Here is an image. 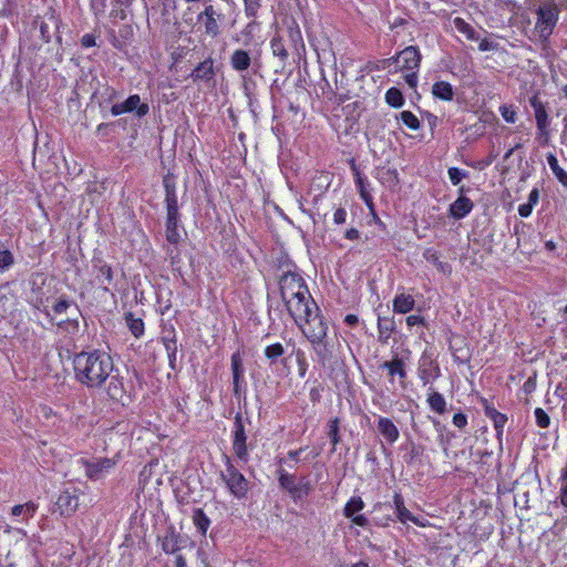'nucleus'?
I'll list each match as a JSON object with an SVG mask.
<instances>
[{
	"label": "nucleus",
	"mask_w": 567,
	"mask_h": 567,
	"mask_svg": "<svg viewBox=\"0 0 567 567\" xmlns=\"http://www.w3.org/2000/svg\"><path fill=\"white\" fill-rule=\"evenodd\" d=\"M279 289L281 300L291 318H306L311 309H317V303L299 274L287 271L280 276Z\"/></svg>",
	"instance_id": "1"
},
{
	"label": "nucleus",
	"mask_w": 567,
	"mask_h": 567,
	"mask_svg": "<svg viewBox=\"0 0 567 567\" xmlns=\"http://www.w3.org/2000/svg\"><path fill=\"white\" fill-rule=\"evenodd\" d=\"M73 365L76 380L89 388H100L114 369L112 358L102 351L78 353Z\"/></svg>",
	"instance_id": "2"
},
{
	"label": "nucleus",
	"mask_w": 567,
	"mask_h": 567,
	"mask_svg": "<svg viewBox=\"0 0 567 567\" xmlns=\"http://www.w3.org/2000/svg\"><path fill=\"white\" fill-rule=\"evenodd\" d=\"M295 323L301 329L303 336L312 344V348L321 362L331 359L332 351L327 341L328 323L321 316L319 307L311 309L306 318H292Z\"/></svg>",
	"instance_id": "3"
},
{
	"label": "nucleus",
	"mask_w": 567,
	"mask_h": 567,
	"mask_svg": "<svg viewBox=\"0 0 567 567\" xmlns=\"http://www.w3.org/2000/svg\"><path fill=\"white\" fill-rule=\"evenodd\" d=\"M559 8L554 1L542 2L536 10L535 32L542 41H547L553 34L559 19Z\"/></svg>",
	"instance_id": "4"
},
{
	"label": "nucleus",
	"mask_w": 567,
	"mask_h": 567,
	"mask_svg": "<svg viewBox=\"0 0 567 567\" xmlns=\"http://www.w3.org/2000/svg\"><path fill=\"white\" fill-rule=\"evenodd\" d=\"M221 480L236 498L246 497L249 491L248 480L236 468L229 457H226V468L221 472Z\"/></svg>",
	"instance_id": "5"
},
{
	"label": "nucleus",
	"mask_w": 567,
	"mask_h": 567,
	"mask_svg": "<svg viewBox=\"0 0 567 567\" xmlns=\"http://www.w3.org/2000/svg\"><path fill=\"white\" fill-rule=\"evenodd\" d=\"M421 54L415 47H408L398 53L395 56L384 61L389 66L395 64L396 70L400 71H414L419 68Z\"/></svg>",
	"instance_id": "6"
},
{
	"label": "nucleus",
	"mask_w": 567,
	"mask_h": 567,
	"mask_svg": "<svg viewBox=\"0 0 567 567\" xmlns=\"http://www.w3.org/2000/svg\"><path fill=\"white\" fill-rule=\"evenodd\" d=\"M224 16L216 10L212 3H207L204 10L197 16V21L204 25L205 34L216 38L220 33L219 22Z\"/></svg>",
	"instance_id": "7"
},
{
	"label": "nucleus",
	"mask_w": 567,
	"mask_h": 567,
	"mask_svg": "<svg viewBox=\"0 0 567 567\" xmlns=\"http://www.w3.org/2000/svg\"><path fill=\"white\" fill-rule=\"evenodd\" d=\"M79 495L80 491L74 487L61 492L55 503L61 516L70 517L78 511Z\"/></svg>",
	"instance_id": "8"
},
{
	"label": "nucleus",
	"mask_w": 567,
	"mask_h": 567,
	"mask_svg": "<svg viewBox=\"0 0 567 567\" xmlns=\"http://www.w3.org/2000/svg\"><path fill=\"white\" fill-rule=\"evenodd\" d=\"M80 463L84 467L86 476L93 481L101 480L115 465V462L107 457L93 461L82 458Z\"/></svg>",
	"instance_id": "9"
},
{
	"label": "nucleus",
	"mask_w": 567,
	"mask_h": 567,
	"mask_svg": "<svg viewBox=\"0 0 567 567\" xmlns=\"http://www.w3.org/2000/svg\"><path fill=\"white\" fill-rule=\"evenodd\" d=\"M233 450L240 461H248L247 435L240 414L235 416Z\"/></svg>",
	"instance_id": "10"
},
{
	"label": "nucleus",
	"mask_w": 567,
	"mask_h": 567,
	"mask_svg": "<svg viewBox=\"0 0 567 567\" xmlns=\"http://www.w3.org/2000/svg\"><path fill=\"white\" fill-rule=\"evenodd\" d=\"M135 110L140 117L146 115L150 111L147 104L141 103V97L137 94L128 96L123 103L114 104L111 107V113L112 115L117 116L123 113L133 112Z\"/></svg>",
	"instance_id": "11"
},
{
	"label": "nucleus",
	"mask_w": 567,
	"mask_h": 567,
	"mask_svg": "<svg viewBox=\"0 0 567 567\" xmlns=\"http://www.w3.org/2000/svg\"><path fill=\"white\" fill-rule=\"evenodd\" d=\"M364 508V502L360 496H352L343 508V515L350 518L351 522L358 526L367 527L369 524L364 515L359 514Z\"/></svg>",
	"instance_id": "12"
},
{
	"label": "nucleus",
	"mask_w": 567,
	"mask_h": 567,
	"mask_svg": "<svg viewBox=\"0 0 567 567\" xmlns=\"http://www.w3.org/2000/svg\"><path fill=\"white\" fill-rule=\"evenodd\" d=\"M166 190V224H178L179 214H178V205H177V195L174 186L165 185Z\"/></svg>",
	"instance_id": "13"
},
{
	"label": "nucleus",
	"mask_w": 567,
	"mask_h": 567,
	"mask_svg": "<svg viewBox=\"0 0 567 567\" xmlns=\"http://www.w3.org/2000/svg\"><path fill=\"white\" fill-rule=\"evenodd\" d=\"M529 104L534 111L536 125L550 124L547 105L540 99L539 93H535L529 97Z\"/></svg>",
	"instance_id": "14"
},
{
	"label": "nucleus",
	"mask_w": 567,
	"mask_h": 567,
	"mask_svg": "<svg viewBox=\"0 0 567 567\" xmlns=\"http://www.w3.org/2000/svg\"><path fill=\"white\" fill-rule=\"evenodd\" d=\"M379 433L390 443L393 444L400 436L399 429L388 417H380L378 421Z\"/></svg>",
	"instance_id": "15"
},
{
	"label": "nucleus",
	"mask_w": 567,
	"mask_h": 567,
	"mask_svg": "<svg viewBox=\"0 0 567 567\" xmlns=\"http://www.w3.org/2000/svg\"><path fill=\"white\" fill-rule=\"evenodd\" d=\"M231 372H233L234 392H235V394H238L240 391V384L244 379L243 357L239 351L233 353V355H231Z\"/></svg>",
	"instance_id": "16"
},
{
	"label": "nucleus",
	"mask_w": 567,
	"mask_h": 567,
	"mask_svg": "<svg viewBox=\"0 0 567 567\" xmlns=\"http://www.w3.org/2000/svg\"><path fill=\"white\" fill-rule=\"evenodd\" d=\"M230 65L237 72L247 71L251 64V58L245 50L237 49L230 55Z\"/></svg>",
	"instance_id": "17"
},
{
	"label": "nucleus",
	"mask_w": 567,
	"mask_h": 567,
	"mask_svg": "<svg viewBox=\"0 0 567 567\" xmlns=\"http://www.w3.org/2000/svg\"><path fill=\"white\" fill-rule=\"evenodd\" d=\"M395 330V321L393 318L379 317L378 319V340L386 344L391 334Z\"/></svg>",
	"instance_id": "18"
},
{
	"label": "nucleus",
	"mask_w": 567,
	"mask_h": 567,
	"mask_svg": "<svg viewBox=\"0 0 567 567\" xmlns=\"http://www.w3.org/2000/svg\"><path fill=\"white\" fill-rule=\"evenodd\" d=\"M546 161L555 178L567 189V172L559 165L557 156L549 152L546 155Z\"/></svg>",
	"instance_id": "19"
},
{
	"label": "nucleus",
	"mask_w": 567,
	"mask_h": 567,
	"mask_svg": "<svg viewBox=\"0 0 567 567\" xmlns=\"http://www.w3.org/2000/svg\"><path fill=\"white\" fill-rule=\"evenodd\" d=\"M472 208L473 203L471 199L461 196L450 206V213L454 218L461 219L465 217L472 210Z\"/></svg>",
	"instance_id": "20"
},
{
	"label": "nucleus",
	"mask_w": 567,
	"mask_h": 567,
	"mask_svg": "<svg viewBox=\"0 0 567 567\" xmlns=\"http://www.w3.org/2000/svg\"><path fill=\"white\" fill-rule=\"evenodd\" d=\"M381 368L386 369L391 378L398 375L402 382L406 378L405 364L398 357H394L391 361H385Z\"/></svg>",
	"instance_id": "21"
},
{
	"label": "nucleus",
	"mask_w": 567,
	"mask_h": 567,
	"mask_svg": "<svg viewBox=\"0 0 567 567\" xmlns=\"http://www.w3.org/2000/svg\"><path fill=\"white\" fill-rule=\"evenodd\" d=\"M415 306V300L411 295L400 293L393 300V311L396 313H408Z\"/></svg>",
	"instance_id": "22"
},
{
	"label": "nucleus",
	"mask_w": 567,
	"mask_h": 567,
	"mask_svg": "<svg viewBox=\"0 0 567 567\" xmlns=\"http://www.w3.org/2000/svg\"><path fill=\"white\" fill-rule=\"evenodd\" d=\"M213 60L207 59L200 62L193 71L192 76L194 80L209 81L214 76Z\"/></svg>",
	"instance_id": "23"
},
{
	"label": "nucleus",
	"mask_w": 567,
	"mask_h": 567,
	"mask_svg": "<svg viewBox=\"0 0 567 567\" xmlns=\"http://www.w3.org/2000/svg\"><path fill=\"white\" fill-rule=\"evenodd\" d=\"M419 374L423 384H427L431 380L439 377V368L432 361L423 359Z\"/></svg>",
	"instance_id": "24"
},
{
	"label": "nucleus",
	"mask_w": 567,
	"mask_h": 567,
	"mask_svg": "<svg viewBox=\"0 0 567 567\" xmlns=\"http://www.w3.org/2000/svg\"><path fill=\"white\" fill-rule=\"evenodd\" d=\"M538 200H539V190H538V188L534 187L528 195L527 203L520 204L518 206L519 216L523 218L529 217L532 215L534 206L538 203Z\"/></svg>",
	"instance_id": "25"
},
{
	"label": "nucleus",
	"mask_w": 567,
	"mask_h": 567,
	"mask_svg": "<svg viewBox=\"0 0 567 567\" xmlns=\"http://www.w3.org/2000/svg\"><path fill=\"white\" fill-rule=\"evenodd\" d=\"M107 385V394L113 400H121L125 393L124 384L117 375H110Z\"/></svg>",
	"instance_id": "26"
},
{
	"label": "nucleus",
	"mask_w": 567,
	"mask_h": 567,
	"mask_svg": "<svg viewBox=\"0 0 567 567\" xmlns=\"http://www.w3.org/2000/svg\"><path fill=\"white\" fill-rule=\"evenodd\" d=\"M162 549L166 554H174L179 549V535L174 530L167 532L162 539Z\"/></svg>",
	"instance_id": "27"
},
{
	"label": "nucleus",
	"mask_w": 567,
	"mask_h": 567,
	"mask_svg": "<svg viewBox=\"0 0 567 567\" xmlns=\"http://www.w3.org/2000/svg\"><path fill=\"white\" fill-rule=\"evenodd\" d=\"M192 519L197 530L205 536L210 525V519L204 513L202 508H195L192 515Z\"/></svg>",
	"instance_id": "28"
},
{
	"label": "nucleus",
	"mask_w": 567,
	"mask_h": 567,
	"mask_svg": "<svg viewBox=\"0 0 567 567\" xmlns=\"http://www.w3.org/2000/svg\"><path fill=\"white\" fill-rule=\"evenodd\" d=\"M353 171H354V175H355V185L360 193L361 198L364 200V203L368 206H372V204H373L372 196L369 193V190L367 189V186L369 185V183L367 182L365 178H363L361 176L360 172L357 169V167L354 165H353Z\"/></svg>",
	"instance_id": "29"
},
{
	"label": "nucleus",
	"mask_w": 567,
	"mask_h": 567,
	"mask_svg": "<svg viewBox=\"0 0 567 567\" xmlns=\"http://www.w3.org/2000/svg\"><path fill=\"white\" fill-rule=\"evenodd\" d=\"M432 93L434 96L444 101H451L453 99V87L449 82H436L432 87Z\"/></svg>",
	"instance_id": "30"
},
{
	"label": "nucleus",
	"mask_w": 567,
	"mask_h": 567,
	"mask_svg": "<svg viewBox=\"0 0 567 567\" xmlns=\"http://www.w3.org/2000/svg\"><path fill=\"white\" fill-rule=\"evenodd\" d=\"M38 509V505L33 502H28L22 505H14L11 509L12 516L23 515L25 519L33 517Z\"/></svg>",
	"instance_id": "31"
},
{
	"label": "nucleus",
	"mask_w": 567,
	"mask_h": 567,
	"mask_svg": "<svg viewBox=\"0 0 567 567\" xmlns=\"http://www.w3.org/2000/svg\"><path fill=\"white\" fill-rule=\"evenodd\" d=\"M427 403L434 412L443 414L445 412L446 402L444 396L439 392H433L427 398Z\"/></svg>",
	"instance_id": "32"
},
{
	"label": "nucleus",
	"mask_w": 567,
	"mask_h": 567,
	"mask_svg": "<svg viewBox=\"0 0 567 567\" xmlns=\"http://www.w3.org/2000/svg\"><path fill=\"white\" fill-rule=\"evenodd\" d=\"M125 321L134 337L138 338L144 333V322L142 319L134 318L132 313H128Z\"/></svg>",
	"instance_id": "33"
},
{
	"label": "nucleus",
	"mask_w": 567,
	"mask_h": 567,
	"mask_svg": "<svg viewBox=\"0 0 567 567\" xmlns=\"http://www.w3.org/2000/svg\"><path fill=\"white\" fill-rule=\"evenodd\" d=\"M385 101L393 107H401L404 103L403 95L400 90L391 87L385 93Z\"/></svg>",
	"instance_id": "34"
},
{
	"label": "nucleus",
	"mask_w": 567,
	"mask_h": 567,
	"mask_svg": "<svg viewBox=\"0 0 567 567\" xmlns=\"http://www.w3.org/2000/svg\"><path fill=\"white\" fill-rule=\"evenodd\" d=\"M536 141L540 146H547L550 142V124L536 125Z\"/></svg>",
	"instance_id": "35"
},
{
	"label": "nucleus",
	"mask_w": 567,
	"mask_h": 567,
	"mask_svg": "<svg viewBox=\"0 0 567 567\" xmlns=\"http://www.w3.org/2000/svg\"><path fill=\"white\" fill-rule=\"evenodd\" d=\"M94 268L97 271V278L103 277L109 284L113 280V271L111 266L105 264L103 260L97 259L94 261Z\"/></svg>",
	"instance_id": "36"
},
{
	"label": "nucleus",
	"mask_w": 567,
	"mask_h": 567,
	"mask_svg": "<svg viewBox=\"0 0 567 567\" xmlns=\"http://www.w3.org/2000/svg\"><path fill=\"white\" fill-rule=\"evenodd\" d=\"M339 423H340V421L338 417L330 420L328 423V436L331 440L333 450H336V446L340 442Z\"/></svg>",
	"instance_id": "37"
},
{
	"label": "nucleus",
	"mask_w": 567,
	"mask_h": 567,
	"mask_svg": "<svg viewBox=\"0 0 567 567\" xmlns=\"http://www.w3.org/2000/svg\"><path fill=\"white\" fill-rule=\"evenodd\" d=\"M284 353L285 349L281 343H274L265 349V355L271 363H275Z\"/></svg>",
	"instance_id": "38"
},
{
	"label": "nucleus",
	"mask_w": 567,
	"mask_h": 567,
	"mask_svg": "<svg viewBox=\"0 0 567 567\" xmlns=\"http://www.w3.org/2000/svg\"><path fill=\"white\" fill-rule=\"evenodd\" d=\"M279 484L280 486L286 489L289 494L292 492V489L296 486L295 477L284 470L279 471Z\"/></svg>",
	"instance_id": "39"
},
{
	"label": "nucleus",
	"mask_w": 567,
	"mask_h": 567,
	"mask_svg": "<svg viewBox=\"0 0 567 567\" xmlns=\"http://www.w3.org/2000/svg\"><path fill=\"white\" fill-rule=\"evenodd\" d=\"M499 112H501V115L502 117L507 122V123H515L516 120H517V109L514 106V105H502L499 106Z\"/></svg>",
	"instance_id": "40"
},
{
	"label": "nucleus",
	"mask_w": 567,
	"mask_h": 567,
	"mask_svg": "<svg viewBox=\"0 0 567 567\" xmlns=\"http://www.w3.org/2000/svg\"><path fill=\"white\" fill-rule=\"evenodd\" d=\"M534 415H535L536 424L540 429H547L550 425V416L544 409L536 408L534 411Z\"/></svg>",
	"instance_id": "41"
},
{
	"label": "nucleus",
	"mask_w": 567,
	"mask_h": 567,
	"mask_svg": "<svg viewBox=\"0 0 567 567\" xmlns=\"http://www.w3.org/2000/svg\"><path fill=\"white\" fill-rule=\"evenodd\" d=\"M310 491H311L310 484L308 482H302V483L296 484V486L292 489V492L290 493V495L293 499L297 501V499H301L305 496L309 495Z\"/></svg>",
	"instance_id": "42"
},
{
	"label": "nucleus",
	"mask_w": 567,
	"mask_h": 567,
	"mask_svg": "<svg viewBox=\"0 0 567 567\" xmlns=\"http://www.w3.org/2000/svg\"><path fill=\"white\" fill-rule=\"evenodd\" d=\"M401 121L411 130H417L420 127V121L410 111H403L400 114Z\"/></svg>",
	"instance_id": "43"
},
{
	"label": "nucleus",
	"mask_w": 567,
	"mask_h": 567,
	"mask_svg": "<svg viewBox=\"0 0 567 567\" xmlns=\"http://www.w3.org/2000/svg\"><path fill=\"white\" fill-rule=\"evenodd\" d=\"M271 50H272V53L276 56H279L282 61H285L288 56V52L285 49L281 39H279V38H274L271 40Z\"/></svg>",
	"instance_id": "44"
},
{
	"label": "nucleus",
	"mask_w": 567,
	"mask_h": 567,
	"mask_svg": "<svg viewBox=\"0 0 567 567\" xmlns=\"http://www.w3.org/2000/svg\"><path fill=\"white\" fill-rule=\"evenodd\" d=\"M396 516L402 523L412 522L415 525L424 526L405 506L396 512Z\"/></svg>",
	"instance_id": "45"
},
{
	"label": "nucleus",
	"mask_w": 567,
	"mask_h": 567,
	"mask_svg": "<svg viewBox=\"0 0 567 567\" xmlns=\"http://www.w3.org/2000/svg\"><path fill=\"white\" fill-rule=\"evenodd\" d=\"M179 238L178 224H166V239L171 244H177Z\"/></svg>",
	"instance_id": "46"
},
{
	"label": "nucleus",
	"mask_w": 567,
	"mask_h": 567,
	"mask_svg": "<svg viewBox=\"0 0 567 567\" xmlns=\"http://www.w3.org/2000/svg\"><path fill=\"white\" fill-rule=\"evenodd\" d=\"M453 23H454V27L462 33H464L468 39H471L473 37V33H474V30L472 29V27L466 23L464 20H462L461 18H455L453 20Z\"/></svg>",
	"instance_id": "47"
},
{
	"label": "nucleus",
	"mask_w": 567,
	"mask_h": 567,
	"mask_svg": "<svg viewBox=\"0 0 567 567\" xmlns=\"http://www.w3.org/2000/svg\"><path fill=\"white\" fill-rule=\"evenodd\" d=\"M245 4V13L249 18L256 17L258 9L260 8L259 0H243Z\"/></svg>",
	"instance_id": "48"
},
{
	"label": "nucleus",
	"mask_w": 567,
	"mask_h": 567,
	"mask_svg": "<svg viewBox=\"0 0 567 567\" xmlns=\"http://www.w3.org/2000/svg\"><path fill=\"white\" fill-rule=\"evenodd\" d=\"M13 255L9 250L0 251V270L8 269L13 265Z\"/></svg>",
	"instance_id": "49"
},
{
	"label": "nucleus",
	"mask_w": 567,
	"mask_h": 567,
	"mask_svg": "<svg viewBox=\"0 0 567 567\" xmlns=\"http://www.w3.org/2000/svg\"><path fill=\"white\" fill-rule=\"evenodd\" d=\"M165 348L168 354V360L171 367H174V362L176 360V352H177V346L176 341L174 339L172 340H165Z\"/></svg>",
	"instance_id": "50"
},
{
	"label": "nucleus",
	"mask_w": 567,
	"mask_h": 567,
	"mask_svg": "<svg viewBox=\"0 0 567 567\" xmlns=\"http://www.w3.org/2000/svg\"><path fill=\"white\" fill-rule=\"evenodd\" d=\"M449 177L453 185H457L465 177V172L456 167H451L449 169Z\"/></svg>",
	"instance_id": "51"
},
{
	"label": "nucleus",
	"mask_w": 567,
	"mask_h": 567,
	"mask_svg": "<svg viewBox=\"0 0 567 567\" xmlns=\"http://www.w3.org/2000/svg\"><path fill=\"white\" fill-rule=\"evenodd\" d=\"M537 384V375L534 373L533 375L528 377L527 380L523 384V391L526 394H532L536 390Z\"/></svg>",
	"instance_id": "52"
},
{
	"label": "nucleus",
	"mask_w": 567,
	"mask_h": 567,
	"mask_svg": "<svg viewBox=\"0 0 567 567\" xmlns=\"http://www.w3.org/2000/svg\"><path fill=\"white\" fill-rule=\"evenodd\" d=\"M71 307V302L66 298H60L53 306L56 315L64 313Z\"/></svg>",
	"instance_id": "53"
},
{
	"label": "nucleus",
	"mask_w": 567,
	"mask_h": 567,
	"mask_svg": "<svg viewBox=\"0 0 567 567\" xmlns=\"http://www.w3.org/2000/svg\"><path fill=\"white\" fill-rule=\"evenodd\" d=\"M91 8L96 16L101 14L106 8V0H91Z\"/></svg>",
	"instance_id": "54"
},
{
	"label": "nucleus",
	"mask_w": 567,
	"mask_h": 567,
	"mask_svg": "<svg viewBox=\"0 0 567 567\" xmlns=\"http://www.w3.org/2000/svg\"><path fill=\"white\" fill-rule=\"evenodd\" d=\"M424 258L436 266H442L441 261L439 260L437 254L434 249H426L423 254Z\"/></svg>",
	"instance_id": "55"
},
{
	"label": "nucleus",
	"mask_w": 567,
	"mask_h": 567,
	"mask_svg": "<svg viewBox=\"0 0 567 567\" xmlns=\"http://www.w3.org/2000/svg\"><path fill=\"white\" fill-rule=\"evenodd\" d=\"M406 324L408 327L412 328L415 326H424V318L419 315H412L406 318Z\"/></svg>",
	"instance_id": "56"
},
{
	"label": "nucleus",
	"mask_w": 567,
	"mask_h": 567,
	"mask_svg": "<svg viewBox=\"0 0 567 567\" xmlns=\"http://www.w3.org/2000/svg\"><path fill=\"white\" fill-rule=\"evenodd\" d=\"M347 212L344 208H338L333 214V221L337 225H342L346 223Z\"/></svg>",
	"instance_id": "57"
},
{
	"label": "nucleus",
	"mask_w": 567,
	"mask_h": 567,
	"mask_svg": "<svg viewBox=\"0 0 567 567\" xmlns=\"http://www.w3.org/2000/svg\"><path fill=\"white\" fill-rule=\"evenodd\" d=\"M95 35L92 34V33H86L82 37L81 39V44L82 47L84 48H91V47H94L96 45V42H95Z\"/></svg>",
	"instance_id": "58"
},
{
	"label": "nucleus",
	"mask_w": 567,
	"mask_h": 567,
	"mask_svg": "<svg viewBox=\"0 0 567 567\" xmlns=\"http://www.w3.org/2000/svg\"><path fill=\"white\" fill-rule=\"evenodd\" d=\"M453 424L458 429H463L467 424L466 415L463 413H456L453 416Z\"/></svg>",
	"instance_id": "59"
},
{
	"label": "nucleus",
	"mask_w": 567,
	"mask_h": 567,
	"mask_svg": "<svg viewBox=\"0 0 567 567\" xmlns=\"http://www.w3.org/2000/svg\"><path fill=\"white\" fill-rule=\"evenodd\" d=\"M559 499L560 504L567 508V482L561 483L560 489H559Z\"/></svg>",
	"instance_id": "60"
},
{
	"label": "nucleus",
	"mask_w": 567,
	"mask_h": 567,
	"mask_svg": "<svg viewBox=\"0 0 567 567\" xmlns=\"http://www.w3.org/2000/svg\"><path fill=\"white\" fill-rule=\"evenodd\" d=\"M405 81H406V83L409 84L410 87H415L416 86L417 76H416L415 70L411 71V73H408L405 75Z\"/></svg>",
	"instance_id": "61"
},
{
	"label": "nucleus",
	"mask_w": 567,
	"mask_h": 567,
	"mask_svg": "<svg viewBox=\"0 0 567 567\" xmlns=\"http://www.w3.org/2000/svg\"><path fill=\"white\" fill-rule=\"evenodd\" d=\"M40 32H41V35H42V39L45 41V42H49L50 41V32H49V27L47 23L44 22H41L40 24Z\"/></svg>",
	"instance_id": "62"
},
{
	"label": "nucleus",
	"mask_w": 567,
	"mask_h": 567,
	"mask_svg": "<svg viewBox=\"0 0 567 567\" xmlns=\"http://www.w3.org/2000/svg\"><path fill=\"white\" fill-rule=\"evenodd\" d=\"M344 236L349 240H357L360 237V233L355 228H350L349 230H347Z\"/></svg>",
	"instance_id": "63"
},
{
	"label": "nucleus",
	"mask_w": 567,
	"mask_h": 567,
	"mask_svg": "<svg viewBox=\"0 0 567 567\" xmlns=\"http://www.w3.org/2000/svg\"><path fill=\"white\" fill-rule=\"evenodd\" d=\"M393 503L395 505L396 512L404 507V501H403V497L400 494H395L393 496Z\"/></svg>",
	"instance_id": "64"
}]
</instances>
